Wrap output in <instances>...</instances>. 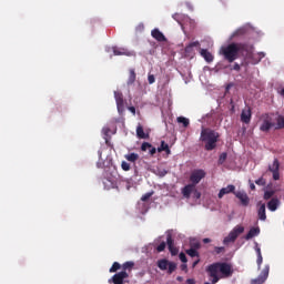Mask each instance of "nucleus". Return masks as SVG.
Listing matches in <instances>:
<instances>
[{
    "mask_svg": "<svg viewBox=\"0 0 284 284\" xmlns=\"http://www.w3.org/2000/svg\"><path fill=\"white\" fill-rule=\"evenodd\" d=\"M195 190V185L194 184H187L182 189V194L184 196V199H190V196H192V192Z\"/></svg>",
    "mask_w": 284,
    "mask_h": 284,
    "instance_id": "nucleus-17",
    "label": "nucleus"
},
{
    "mask_svg": "<svg viewBox=\"0 0 284 284\" xmlns=\"http://www.w3.org/2000/svg\"><path fill=\"white\" fill-rule=\"evenodd\" d=\"M148 150H149L150 156H154V154H156L158 149L152 146V144L150 142H143L141 145V151L148 152Z\"/></svg>",
    "mask_w": 284,
    "mask_h": 284,
    "instance_id": "nucleus-13",
    "label": "nucleus"
},
{
    "mask_svg": "<svg viewBox=\"0 0 284 284\" xmlns=\"http://www.w3.org/2000/svg\"><path fill=\"white\" fill-rule=\"evenodd\" d=\"M178 123H182L183 128H187L190 125V119L185 116H179Z\"/></svg>",
    "mask_w": 284,
    "mask_h": 284,
    "instance_id": "nucleus-31",
    "label": "nucleus"
},
{
    "mask_svg": "<svg viewBox=\"0 0 284 284\" xmlns=\"http://www.w3.org/2000/svg\"><path fill=\"white\" fill-rule=\"evenodd\" d=\"M122 272H132L134 270V262L129 261L122 264Z\"/></svg>",
    "mask_w": 284,
    "mask_h": 284,
    "instance_id": "nucleus-24",
    "label": "nucleus"
},
{
    "mask_svg": "<svg viewBox=\"0 0 284 284\" xmlns=\"http://www.w3.org/2000/svg\"><path fill=\"white\" fill-rule=\"evenodd\" d=\"M231 70H235V72H241V64L235 62Z\"/></svg>",
    "mask_w": 284,
    "mask_h": 284,
    "instance_id": "nucleus-45",
    "label": "nucleus"
},
{
    "mask_svg": "<svg viewBox=\"0 0 284 284\" xmlns=\"http://www.w3.org/2000/svg\"><path fill=\"white\" fill-rule=\"evenodd\" d=\"M166 243L165 242H162L161 244H159L158 246H156V252H165V247H166Z\"/></svg>",
    "mask_w": 284,
    "mask_h": 284,
    "instance_id": "nucleus-37",
    "label": "nucleus"
},
{
    "mask_svg": "<svg viewBox=\"0 0 284 284\" xmlns=\"http://www.w3.org/2000/svg\"><path fill=\"white\" fill-rule=\"evenodd\" d=\"M243 34H245V29H237L235 32L232 33V39H234L235 37H243Z\"/></svg>",
    "mask_w": 284,
    "mask_h": 284,
    "instance_id": "nucleus-33",
    "label": "nucleus"
},
{
    "mask_svg": "<svg viewBox=\"0 0 284 284\" xmlns=\"http://www.w3.org/2000/svg\"><path fill=\"white\" fill-rule=\"evenodd\" d=\"M129 110L132 112V114H136V108H134V106H129Z\"/></svg>",
    "mask_w": 284,
    "mask_h": 284,
    "instance_id": "nucleus-54",
    "label": "nucleus"
},
{
    "mask_svg": "<svg viewBox=\"0 0 284 284\" xmlns=\"http://www.w3.org/2000/svg\"><path fill=\"white\" fill-rule=\"evenodd\" d=\"M186 284H196V281L194 278H187Z\"/></svg>",
    "mask_w": 284,
    "mask_h": 284,
    "instance_id": "nucleus-53",
    "label": "nucleus"
},
{
    "mask_svg": "<svg viewBox=\"0 0 284 284\" xmlns=\"http://www.w3.org/2000/svg\"><path fill=\"white\" fill-rule=\"evenodd\" d=\"M256 254H257V256H261L262 254H261V248H256Z\"/></svg>",
    "mask_w": 284,
    "mask_h": 284,
    "instance_id": "nucleus-58",
    "label": "nucleus"
},
{
    "mask_svg": "<svg viewBox=\"0 0 284 284\" xmlns=\"http://www.w3.org/2000/svg\"><path fill=\"white\" fill-rule=\"evenodd\" d=\"M178 281H183V277H181V276H178V278H176Z\"/></svg>",
    "mask_w": 284,
    "mask_h": 284,
    "instance_id": "nucleus-62",
    "label": "nucleus"
},
{
    "mask_svg": "<svg viewBox=\"0 0 284 284\" xmlns=\"http://www.w3.org/2000/svg\"><path fill=\"white\" fill-rule=\"evenodd\" d=\"M151 37H153L155 41H160V42L166 41L165 36L159 29H153L151 31Z\"/></svg>",
    "mask_w": 284,
    "mask_h": 284,
    "instance_id": "nucleus-15",
    "label": "nucleus"
},
{
    "mask_svg": "<svg viewBox=\"0 0 284 284\" xmlns=\"http://www.w3.org/2000/svg\"><path fill=\"white\" fill-rule=\"evenodd\" d=\"M134 81H136V72L134 71V69H130L128 85H132Z\"/></svg>",
    "mask_w": 284,
    "mask_h": 284,
    "instance_id": "nucleus-25",
    "label": "nucleus"
},
{
    "mask_svg": "<svg viewBox=\"0 0 284 284\" xmlns=\"http://www.w3.org/2000/svg\"><path fill=\"white\" fill-rule=\"evenodd\" d=\"M241 121H242V123H245L246 125L251 123V121H252V108L246 106L245 109L242 110Z\"/></svg>",
    "mask_w": 284,
    "mask_h": 284,
    "instance_id": "nucleus-8",
    "label": "nucleus"
},
{
    "mask_svg": "<svg viewBox=\"0 0 284 284\" xmlns=\"http://www.w3.org/2000/svg\"><path fill=\"white\" fill-rule=\"evenodd\" d=\"M191 247H193V250L197 251L201 248V243H199V242L192 243Z\"/></svg>",
    "mask_w": 284,
    "mask_h": 284,
    "instance_id": "nucleus-49",
    "label": "nucleus"
},
{
    "mask_svg": "<svg viewBox=\"0 0 284 284\" xmlns=\"http://www.w3.org/2000/svg\"><path fill=\"white\" fill-rule=\"evenodd\" d=\"M280 168H281V163L278 162V159H275V160L273 161L272 166H268V170H270L271 172H276V171L280 170Z\"/></svg>",
    "mask_w": 284,
    "mask_h": 284,
    "instance_id": "nucleus-29",
    "label": "nucleus"
},
{
    "mask_svg": "<svg viewBox=\"0 0 284 284\" xmlns=\"http://www.w3.org/2000/svg\"><path fill=\"white\" fill-rule=\"evenodd\" d=\"M278 205H281V201H278V199L273 197L268 203H267V207L271 212H276V210H278Z\"/></svg>",
    "mask_w": 284,
    "mask_h": 284,
    "instance_id": "nucleus-19",
    "label": "nucleus"
},
{
    "mask_svg": "<svg viewBox=\"0 0 284 284\" xmlns=\"http://www.w3.org/2000/svg\"><path fill=\"white\" fill-rule=\"evenodd\" d=\"M172 17H173L174 21H176L178 23L181 24V14L174 13Z\"/></svg>",
    "mask_w": 284,
    "mask_h": 284,
    "instance_id": "nucleus-48",
    "label": "nucleus"
},
{
    "mask_svg": "<svg viewBox=\"0 0 284 284\" xmlns=\"http://www.w3.org/2000/svg\"><path fill=\"white\" fill-rule=\"evenodd\" d=\"M250 189H251L252 191H254V190H256V185H254V183H251V184H250Z\"/></svg>",
    "mask_w": 284,
    "mask_h": 284,
    "instance_id": "nucleus-56",
    "label": "nucleus"
},
{
    "mask_svg": "<svg viewBox=\"0 0 284 284\" xmlns=\"http://www.w3.org/2000/svg\"><path fill=\"white\" fill-rule=\"evenodd\" d=\"M257 214H258L260 221H266L267 220V215L265 214V204H261V206L257 211Z\"/></svg>",
    "mask_w": 284,
    "mask_h": 284,
    "instance_id": "nucleus-23",
    "label": "nucleus"
},
{
    "mask_svg": "<svg viewBox=\"0 0 284 284\" xmlns=\"http://www.w3.org/2000/svg\"><path fill=\"white\" fill-rule=\"evenodd\" d=\"M113 54H114L115 57H122V55H124V57H133V55H134V52L129 51V50L125 49V48H116V47H114V48H113Z\"/></svg>",
    "mask_w": 284,
    "mask_h": 284,
    "instance_id": "nucleus-12",
    "label": "nucleus"
},
{
    "mask_svg": "<svg viewBox=\"0 0 284 284\" xmlns=\"http://www.w3.org/2000/svg\"><path fill=\"white\" fill-rule=\"evenodd\" d=\"M179 258L182 263H187V256H185V253H180Z\"/></svg>",
    "mask_w": 284,
    "mask_h": 284,
    "instance_id": "nucleus-44",
    "label": "nucleus"
},
{
    "mask_svg": "<svg viewBox=\"0 0 284 284\" xmlns=\"http://www.w3.org/2000/svg\"><path fill=\"white\" fill-rule=\"evenodd\" d=\"M230 88H232V85L227 84V87H226V92H227V90H230Z\"/></svg>",
    "mask_w": 284,
    "mask_h": 284,
    "instance_id": "nucleus-61",
    "label": "nucleus"
},
{
    "mask_svg": "<svg viewBox=\"0 0 284 284\" xmlns=\"http://www.w3.org/2000/svg\"><path fill=\"white\" fill-rule=\"evenodd\" d=\"M200 54L203 57L206 63H212V61H214V55H212V53L206 49H201Z\"/></svg>",
    "mask_w": 284,
    "mask_h": 284,
    "instance_id": "nucleus-18",
    "label": "nucleus"
},
{
    "mask_svg": "<svg viewBox=\"0 0 284 284\" xmlns=\"http://www.w3.org/2000/svg\"><path fill=\"white\" fill-rule=\"evenodd\" d=\"M236 199L241 201V204L244 205V207H247L250 205V196H247V193L244 191H237L234 193Z\"/></svg>",
    "mask_w": 284,
    "mask_h": 284,
    "instance_id": "nucleus-10",
    "label": "nucleus"
},
{
    "mask_svg": "<svg viewBox=\"0 0 284 284\" xmlns=\"http://www.w3.org/2000/svg\"><path fill=\"white\" fill-rule=\"evenodd\" d=\"M181 270H187V265H186V264H183V265L181 266Z\"/></svg>",
    "mask_w": 284,
    "mask_h": 284,
    "instance_id": "nucleus-59",
    "label": "nucleus"
},
{
    "mask_svg": "<svg viewBox=\"0 0 284 284\" xmlns=\"http://www.w3.org/2000/svg\"><path fill=\"white\" fill-rule=\"evenodd\" d=\"M203 243H212V240L210 237L203 239Z\"/></svg>",
    "mask_w": 284,
    "mask_h": 284,
    "instance_id": "nucleus-55",
    "label": "nucleus"
},
{
    "mask_svg": "<svg viewBox=\"0 0 284 284\" xmlns=\"http://www.w3.org/2000/svg\"><path fill=\"white\" fill-rule=\"evenodd\" d=\"M270 276V267H265L257 278L252 280V284H263L265 281H267V277Z\"/></svg>",
    "mask_w": 284,
    "mask_h": 284,
    "instance_id": "nucleus-9",
    "label": "nucleus"
},
{
    "mask_svg": "<svg viewBox=\"0 0 284 284\" xmlns=\"http://www.w3.org/2000/svg\"><path fill=\"white\" fill-rule=\"evenodd\" d=\"M227 160V153H222L219 158V163L221 165H223V163H225V161Z\"/></svg>",
    "mask_w": 284,
    "mask_h": 284,
    "instance_id": "nucleus-39",
    "label": "nucleus"
},
{
    "mask_svg": "<svg viewBox=\"0 0 284 284\" xmlns=\"http://www.w3.org/2000/svg\"><path fill=\"white\" fill-rule=\"evenodd\" d=\"M275 192L274 191H266L264 192V200L265 201H270V199H272V196H274Z\"/></svg>",
    "mask_w": 284,
    "mask_h": 284,
    "instance_id": "nucleus-36",
    "label": "nucleus"
},
{
    "mask_svg": "<svg viewBox=\"0 0 284 284\" xmlns=\"http://www.w3.org/2000/svg\"><path fill=\"white\" fill-rule=\"evenodd\" d=\"M245 232V227L237 225L235 226L226 237L223 240L224 245H230V243H234L241 234Z\"/></svg>",
    "mask_w": 284,
    "mask_h": 284,
    "instance_id": "nucleus-4",
    "label": "nucleus"
},
{
    "mask_svg": "<svg viewBox=\"0 0 284 284\" xmlns=\"http://www.w3.org/2000/svg\"><path fill=\"white\" fill-rule=\"evenodd\" d=\"M258 54H260V59L265 58V53L264 52H260Z\"/></svg>",
    "mask_w": 284,
    "mask_h": 284,
    "instance_id": "nucleus-57",
    "label": "nucleus"
},
{
    "mask_svg": "<svg viewBox=\"0 0 284 284\" xmlns=\"http://www.w3.org/2000/svg\"><path fill=\"white\" fill-rule=\"evenodd\" d=\"M176 271V263L174 262H169V266H168V273L172 274L173 272Z\"/></svg>",
    "mask_w": 284,
    "mask_h": 284,
    "instance_id": "nucleus-35",
    "label": "nucleus"
},
{
    "mask_svg": "<svg viewBox=\"0 0 284 284\" xmlns=\"http://www.w3.org/2000/svg\"><path fill=\"white\" fill-rule=\"evenodd\" d=\"M203 179H205V171L203 169L194 170L190 176V181L193 185H199Z\"/></svg>",
    "mask_w": 284,
    "mask_h": 284,
    "instance_id": "nucleus-5",
    "label": "nucleus"
},
{
    "mask_svg": "<svg viewBox=\"0 0 284 284\" xmlns=\"http://www.w3.org/2000/svg\"><path fill=\"white\" fill-rule=\"evenodd\" d=\"M148 81H149L150 85H152V83H154L156 81V79L154 78V74H149Z\"/></svg>",
    "mask_w": 284,
    "mask_h": 284,
    "instance_id": "nucleus-47",
    "label": "nucleus"
},
{
    "mask_svg": "<svg viewBox=\"0 0 284 284\" xmlns=\"http://www.w3.org/2000/svg\"><path fill=\"white\" fill-rule=\"evenodd\" d=\"M235 190H236V186H234V184H229L226 187H223L220 190L217 196L219 199H222L223 196H225V194L234 193Z\"/></svg>",
    "mask_w": 284,
    "mask_h": 284,
    "instance_id": "nucleus-14",
    "label": "nucleus"
},
{
    "mask_svg": "<svg viewBox=\"0 0 284 284\" xmlns=\"http://www.w3.org/2000/svg\"><path fill=\"white\" fill-rule=\"evenodd\" d=\"M247 52V44L232 42L227 45L221 47L220 54L229 63H234L239 59V54Z\"/></svg>",
    "mask_w": 284,
    "mask_h": 284,
    "instance_id": "nucleus-2",
    "label": "nucleus"
},
{
    "mask_svg": "<svg viewBox=\"0 0 284 284\" xmlns=\"http://www.w3.org/2000/svg\"><path fill=\"white\" fill-rule=\"evenodd\" d=\"M121 168H122V170H123L124 172H130V163L123 161V162L121 163Z\"/></svg>",
    "mask_w": 284,
    "mask_h": 284,
    "instance_id": "nucleus-40",
    "label": "nucleus"
},
{
    "mask_svg": "<svg viewBox=\"0 0 284 284\" xmlns=\"http://www.w3.org/2000/svg\"><path fill=\"white\" fill-rule=\"evenodd\" d=\"M257 265L261 267L263 265V255H257Z\"/></svg>",
    "mask_w": 284,
    "mask_h": 284,
    "instance_id": "nucleus-51",
    "label": "nucleus"
},
{
    "mask_svg": "<svg viewBox=\"0 0 284 284\" xmlns=\"http://www.w3.org/2000/svg\"><path fill=\"white\" fill-rule=\"evenodd\" d=\"M124 158L126 159V161H130V163H136V161H139V154L136 153H129L124 155Z\"/></svg>",
    "mask_w": 284,
    "mask_h": 284,
    "instance_id": "nucleus-27",
    "label": "nucleus"
},
{
    "mask_svg": "<svg viewBox=\"0 0 284 284\" xmlns=\"http://www.w3.org/2000/svg\"><path fill=\"white\" fill-rule=\"evenodd\" d=\"M223 253H225L224 246H215L214 247V254H223Z\"/></svg>",
    "mask_w": 284,
    "mask_h": 284,
    "instance_id": "nucleus-38",
    "label": "nucleus"
},
{
    "mask_svg": "<svg viewBox=\"0 0 284 284\" xmlns=\"http://www.w3.org/2000/svg\"><path fill=\"white\" fill-rule=\"evenodd\" d=\"M169 265H170V261H168V260H165V258L158 261V267H159L160 270H162V271L168 270Z\"/></svg>",
    "mask_w": 284,
    "mask_h": 284,
    "instance_id": "nucleus-26",
    "label": "nucleus"
},
{
    "mask_svg": "<svg viewBox=\"0 0 284 284\" xmlns=\"http://www.w3.org/2000/svg\"><path fill=\"white\" fill-rule=\"evenodd\" d=\"M121 267V264L119 262H114L111 266V268L109 270V272L111 274H113L114 272H119V268Z\"/></svg>",
    "mask_w": 284,
    "mask_h": 284,
    "instance_id": "nucleus-34",
    "label": "nucleus"
},
{
    "mask_svg": "<svg viewBox=\"0 0 284 284\" xmlns=\"http://www.w3.org/2000/svg\"><path fill=\"white\" fill-rule=\"evenodd\" d=\"M261 234V229L258 227H252L248 233L245 235V240L250 241L251 239H254V236H258Z\"/></svg>",
    "mask_w": 284,
    "mask_h": 284,
    "instance_id": "nucleus-20",
    "label": "nucleus"
},
{
    "mask_svg": "<svg viewBox=\"0 0 284 284\" xmlns=\"http://www.w3.org/2000/svg\"><path fill=\"white\" fill-rule=\"evenodd\" d=\"M159 176H165L168 174V170L162 169L158 171Z\"/></svg>",
    "mask_w": 284,
    "mask_h": 284,
    "instance_id": "nucleus-50",
    "label": "nucleus"
},
{
    "mask_svg": "<svg viewBox=\"0 0 284 284\" xmlns=\"http://www.w3.org/2000/svg\"><path fill=\"white\" fill-rule=\"evenodd\" d=\"M103 183H104V185H108V187H112V186L114 185V183H113L112 180H110V179H105V180L103 181Z\"/></svg>",
    "mask_w": 284,
    "mask_h": 284,
    "instance_id": "nucleus-46",
    "label": "nucleus"
},
{
    "mask_svg": "<svg viewBox=\"0 0 284 284\" xmlns=\"http://www.w3.org/2000/svg\"><path fill=\"white\" fill-rule=\"evenodd\" d=\"M199 265V260L193 263V267H196Z\"/></svg>",
    "mask_w": 284,
    "mask_h": 284,
    "instance_id": "nucleus-60",
    "label": "nucleus"
},
{
    "mask_svg": "<svg viewBox=\"0 0 284 284\" xmlns=\"http://www.w3.org/2000/svg\"><path fill=\"white\" fill-rule=\"evenodd\" d=\"M129 277H130V274H128V272L121 271V272L114 274L112 276V278L109 280V283L123 284V281H125V278H129Z\"/></svg>",
    "mask_w": 284,
    "mask_h": 284,
    "instance_id": "nucleus-6",
    "label": "nucleus"
},
{
    "mask_svg": "<svg viewBox=\"0 0 284 284\" xmlns=\"http://www.w3.org/2000/svg\"><path fill=\"white\" fill-rule=\"evenodd\" d=\"M166 245L172 256H176V254H179V248L174 246V239H172V233L166 234Z\"/></svg>",
    "mask_w": 284,
    "mask_h": 284,
    "instance_id": "nucleus-7",
    "label": "nucleus"
},
{
    "mask_svg": "<svg viewBox=\"0 0 284 284\" xmlns=\"http://www.w3.org/2000/svg\"><path fill=\"white\" fill-rule=\"evenodd\" d=\"M273 174V180L278 181L281 179V173L278 171H271Z\"/></svg>",
    "mask_w": 284,
    "mask_h": 284,
    "instance_id": "nucleus-43",
    "label": "nucleus"
},
{
    "mask_svg": "<svg viewBox=\"0 0 284 284\" xmlns=\"http://www.w3.org/2000/svg\"><path fill=\"white\" fill-rule=\"evenodd\" d=\"M152 194H154V192L145 193L144 195H142L141 201L143 202L150 201V197L152 196Z\"/></svg>",
    "mask_w": 284,
    "mask_h": 284,
    "instance_id": "nucleus-42",
    "label": "nucleus"
},
{
    "mask_svg": "<svg viewBox=\"0 0 284 284\" xmlns=\"http://www.w3.org/2000/svg\"><path fill=\"white\" fill-rule=\"evenodd\" d=\"M193 192H194L195 199H201V192H199L196 190H194Z\"/></svg>",
    "mask_w": 284,
    "mask_h": 284,
    "instance_id": "nucleus-52",
    "label": "nucleus"
},
{
    "mask_svg": "<svg viewBox=\"0 0 284 284\" xmlns=\"http://www.w3.org/2000/svg\"><path fill=\"white\" fill-rule=\"evenodd\" d=\"M114 99L116 102L118 112H123L124 110V101H123V93L115 91Z\"/></svg>",
    "mask_w": 284,
    "mask_h": 284,
    "instance_id": "nucleus-11",
    "label": "nucleus"
},
{
    "mask_svg": "<svg viewBox=\"0 0 284 284\" xmlns=\"http://www.w3.org/2000/svg\"><path fill=\"white\" fill-rule=\"evenodd\" d=\"M272 128H274V123L272 121H270V119H265L262 122L260 130H261V132H270V130H272Z\"/></svg>",
    "mask_w": 284,
    "mask_h": 284,
    "instance_id": "nucleus-16",
    "label": "nucleus"
},
{
    "mask_svg": "<svg viewBox=\"0 0 284 284\" xmlns=\"http://www.w3.org/2000/svg\"><path fill=\"white\" fill-rule=\"evenodd\" d=\"M206 272L212 280V284H216L221 281L219 277V272L222 274V278H230L232 274H234V270L232 268V264L227 262H216L207 266Z\"/></svg>",
    "mask_w": 284,
    "mask_h": 284,
    "instance_id": "nucleus-1",
    "label": "nucleus"
},
{
    "mask_svg": "<svg viewBox=\"0 0 284 284\" xmlns=\"http://www.w3.org/2000/svg\"><path fill=\"white\" fill-rule=\"evenodd\" d=\"M136 136L138 139H149L150 135L145 134V131L143 130V125L139 124L136 126Z\"/></svg>",
    "mask_w": 284,
    "mask_h": 284,
    "instance_id": "nucleus-22",
    "label": "nucleus"
},
{
    "mask_svg": "<svg viewBox=\"0 0 284 284\" xmlns=\"http://www.w3.org/2000/svg\"><path fill=\"white\" fill-rule=\"evenodd\" d=\"M187 256H191V258H194V257H199V251H196V248L194 247H191L189 250L185 251Z\"/></svg>",
    "mask_w": 284,
    "mask_h": 284,
    "instance_id": "nucleus-30",
    "label": "nucleus"
},
{
    "mask_svg": "<svg viewBox=\"0 0 284 284\" xmlns=\"http://www.w3.org/2000/svg\"><path fill=\"white\" fill-rule=\"evenodd\" d=\"M158 152H165V154L170 155L172 154V151L170 150V145L165 143V141H161V145L158 148Z\"/></svg>",
    "mask_w": 284,
    "mask_h": 284,
    "instance_id": "nucleus-21",
    "label": "nucleus"
},
{
    "mask_svg": "<svg viewBox=\"0 0 284 284\" xmlns=\"http://www.w3.org/2000/svg\"><path fill=\"white\" fill-rule=\"evenodd\" d=\"M276 121H277V124L275 126V130H283L284 129V116L278 115Z\"/></svg>",
    "mask_w": 284,
    "mask_h": 284,
    "instance_id": "nucleus-28",
    "label": "nucleus"
},
{
    "mask_svg": "<svg viewBox=\"0 0 284 284\" xmlns=\"http://www.w3.org/2000/svg\"><path fill=\"white\" fill-rule=\"evenodd\" d=\"M220 136L219 132L212 129H202L200 141L205 143L204 150H206V152H212V150H216V143H219Z\"/></svg>",
    "mask_w": 284,
    "mask_h": 284,
    "instance_id": "nucleus-3",
    "label": "nucleus"
},
{
    "mask_svg": "<svg viewBox=\"0 0 284 284\" xmlns=\"http://www.w3.org/2000/svg\"><path fill=\"white\" fill-rule=\"evenodd\" d=\"M200 45H201V43L199 41L191 42L189 45H186L185 52H191L192 48H199Z\"/></svg>",
    "mask_w": 284,
    "mask_h": 284,
    "instance_id": "nucleus-32",
    "label": "nucleus"
},
{
    "mask_svg": "<svg viewBox=\"0 0 284 284\" xmlns=\"http://www.w3.org/2000/svg\"><path fill=\"white\" fill-rule=\"evenodd\" d=\"M255 183L260 186H265L267 184V181H265L264 178H260L255 181Z\"/></svg>",
    "mask_w": 284,
    "mask_h": 284,
    "instance_id": "nucleus-41",
    "label": "nucleus"
},
{
    "mask_svg": "<svg viewBox=\"0 0 284 284\" xmlns=\"http://www.w3.org/2000/svg\"><path fill=\"white\" fill-rule=\"evenodd\" d=\"M100 156H101V152H99Z\"/></svg>",
    "mask_w": 284,
    "mask_h": 284,
    "instance_id": "nucleus-63",
    "label": "nucleus"
}]
</instances>
